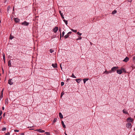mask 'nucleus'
Returning <instances> with one entry per match:
<instances>
[{
  "instance_id": "20e7f679",
  "label": "nucleus",
  "mask_w": 135,
  "mask_h": 135,
  "mask_svg": "<svg viewBox=\"0 0 135 135\" xmlns=\"http://www.w3.org/2000/svg\"><path fill=\"white\" fill-rule=\"evenodd\" d=\"M35 131H37L41 133H43L45 132V131L44 130H41V129H37L35 130Z\"/></svg>"
},
{
  "instance_id": "6e6552de",
  "label": "nucleus",
  "mask_w": 135,
  "mask_h": 135,
  "mask_svg": "<svg viewBox=\"0 0 135 135\" xmlns=\"http://www.w3.org/2000/svg\"><path fill=\"white\" fill-rule=\"evenodd\" d=\"M112 73L111 70H110L109 71H107L106 70L104 72V73H105L106 74H107L109 73Z\"/></svg>"
},
{
  "instance_id": "f3484780",
  "label": "nucleus",
  "mask_w": 135,
  "mask_h": 135,
  "mask_svg": "<svg viewBox=\"0 0 135 135\" xmlns=\"http://www.w3.org/2000/svg\"><path fill=\"white\" fill-rule=\"evenodd\" d=\"M52 66L54 68H56L57 67V64H52Z\"/></svg>"
},
{
  "instance_id": "1a4fd4ad",
  "label": "nucleus",
  "mask_w": 135,
  "mask_h": 135,
  "mask_svg": "<svg viewBox=\"0 0 135 135\" xmlns=\"http://www.w3.org/2000/svg\"><path fill=\"white\" fill-rule=\"evenodd\" d=\"M129 60V58L127 57H126L123 60V61L126 62H127Z\"/></svg>"
},
{
  "instance_id": "393cba45",
  "label": "nucleus",
  "mask_w": 135,
  "mask_h": 135,
  "mask_svg": "<svg viewBox=\"0 0 135 135\" xmlns=\"http://www.w3.org/2000/svg\"><path fill=\"white\" fill-rule=\"evenodd\" d=\"M14 37L12 36L11 35V34L9 36V39L12 40Z\"/></svg>"
},
{
  "instance_id": "c9c22d12",
  "label": "nucleus",
  "mask_w": 135,
  "mask_h": 135,
  "mask_svg": "<svg viewBox=\"0 0 135 135\" xmlns=\"http://www.w3.org/2000/svg\"><path fill=\"white\" fill-rule=\"evenodd\" d=\"M50 51L51 53H52L54 51L53 50L51 49L50 50Z\"/></svg>"
},
{
  "instance_id": "9d476101",
  "label": "nucleus",
  "mask_w": 135,
  "mask_h": 135,
  "mask_svg": "<svg viewBox=\"0 0 135 135\" xmlns=\"http://www.w3.org/2000/svg\"><path fill=\"white\" fill-rule=\"evenodd\" d=\"M4 90V89H3L1 91V95L0 96V100H1V99L3 97V90Z\"/></svg>"
},
{
  "instance_id": "412c9836",
  "label": "nucleus",
  "mask_w": 135,
  "mask_h": 135,
  "mask_svg": "<svg viewBox=\"0 0 135 135\" xmlns=\"http://www.w3.org/2000/svg\"><path fill=\"white\" fill-rule=\"evenodd\" d=\"M59 117L61 118H63V115L60 112L59 113Z\"/></svg>"
},
{
  "instance_id": "c85d7f7f",
  "label": "nucleus",
  "mask_w": 135,
  "mask_h": 135,
  "mask_svg": "<svg viewBox=\"0 0 135 135\" xmlns=\"http://www.w3.org/2000/svg\"><path fill=\"white\" fill-rule=\"evenodd\" d=\"M71 31H72L76 33L77 32L76 30H74L72 29H71Z\"/></svg>"
},
{
  "instance_id": "39448f33",
  "label": "nucleus",
  "mask_w": 135,
  "mask_h": 135,
  "mask_svg": "<svg viewBox=\"0 0 135 135\" xmlns=\"http://www.w3.org/2000/svg\"><path fill=\"white\" fill-rule=\"evenodd\" d=\"M29 24V23L27 22H26L25 21L24 22H22L21 23V24L25 26H27Z\"/></svg>"
},
{
  "instance_id": "603ef678",
  "label": "nucleus",
  "mask_w": 135,
  "mask_h": 135,
  "mask_svg": "<svg viewBox=\"0 0 135 135\" xmlns=\"http://www.w3.org/2000/svg\"><path fill=\"white\" fill-rule=\"evenodd\" d=\"M70 80V79H69V78L67 79V80H66V81H68V80Z\"/></svg>"
},
{
  "instance_id": "8fccbe9b",
  "label": "nucleus",
  "mask_w": 135,
  "mask_h": 135,
  "mask_svg": "<svg viewBox=\"0 0 135 135\" xmlns=\"http://www.w3.org/2000/svg\"><path fill=\"white\" fill-rule=\"evenodd\" d=\"M6 113L5 112L3 114V116L4 117V116L5 115Z\"/></svg>"
},
{
  "instance_id": "4c0bfd02",
  "label": "nucleus",
  "mask_w": 135,
  "mask_h": 135,
  "mask_svg": "<svg viewBox=\"0 0 135 135\" xmlns=\"http://www.w3.org/2000/svg\"><path fill=\"white\" fill-rule=\"evenodd\" d=\"M15 132H19V130L17 129H15L14 131Z\"/></svg>"
},
{
  "instance_id": "4d7b16f0",
  "label": "nucleus",
  "mask_w": 135,
  "mask_h": 135,
  "mask_svg": "<svg viewBox=\"0 0 135 135\" xmlns=\"http://www.w3.org/2000/svg\"><path fill=\"white\" fill-rule=\"evenodd\" d=\"M134 131H135V128H134Z\"/></svg>"
},
{
  "instance_id": "a878e982",
  "label": "nucleus",
  "mask_w": 135,
  "mask_h": 135,
  "mask_svg": "<svg viewBox=\"0 0 135 135\" xmlns=\"http://www.w3.org/2000/svg\"><path fill=\"white\" fill-rule=\"evenodd\" d=\"M117 12V11L115 10H114L112 13V14H114L116 13Z\"/></svg>"
},
{
  "instance_id": "7c9ffc66",
  "label": "nucleus",
  "mask_w": 135,
  "mask_h": 135,
  "mask_svg": "<svg viewBox=\"0 0 135 135\" xmlns=\"http://www.w3.org/2000/svg\"><path fill=\"white\" fill-rule=\"evenodd\" d=\"M71 77L72 78H76V77L74 75V74L73 73L72 74Z\"/></svg>"
},
{
  "instance_id": "f03ea898",
  "label": "nucleus",
  "mask_w": 135,
  "mask_h": 135,
  "mask_svg": "<svg viewBox=\"0 0 135 135\" xmlns=\"http://www.w3.org/2000/svg\"><path fill=\"white\" fill-rule=\"evenodd\" d=\"M58 30V27H54L53 30V31L55 33L57 32V31Z\"/></svg>"
},
{
  "instance_id": "e433bc0d",
  "label": "nucleus",
  "mask_w": 135,
  "mask_h": 135,
  "mask_svg": "<svg viewBox=\"0 0 135 135\" xmlns=\"http://www.w3.org/2000/svg\"><path fill=\"white\" fill-rule=\"evenodd\" d=\"M64 84V83L63 82H62L61 83V86H63Z\"/></svg>"
},
{
  "instance_id": "f257e3e1",
  "label": "nucleus",
  "mask_w": 135,
  "mask_h": 135,
  "mask_svg": "<svg viewBox=\"0 0 135 135\" xmlns=\"http://www.w3.org/2000/svg\"><path fill=\"white\" fill-rule=\"evenodd\" d=\"M118 66H114L112 68L111 70L112 72H114L117 70V69L118 68Z\"/></svg>"
},
{
  "instance_id": "2f4dec72",
  "label": "nucleus",
  "mask_w": 135,
  "mask_h": 135,
  "mask_svg": "<svg viewBox=\"0 0 135 135\" xmlns=\"http://www.w3.org/2000/svg\"><path fill=\"white\" fill-rule=\"evenodd\" d=\"M77 34H78L80 36H81L82 35V33H80L79 32H77Z\"/></svg>"
},
{
  "instance_id": "5701e85b",
  "label": "nucleus",
  "mask_w": 135,
  "mask_h": 135,
  "mask_svg": "<svg viewBox=\"0 0 135 135\" xmlns=\"http://www.w3.org/2000/svg\"><path fill=\"white\" fill-rule=\"evenodd\" d=\"M121 70H122V72H124V73H126V72L125 70L123 68H121Z\"/></svg>"
},
{
  "instance_id": "a211bd4d",
  "label": "nucleus",
  "mask_w": 135,
  "mask_h": 135,
  "mask_svg": "<svg viewBox=\"0 0 135 135\" xmlns=\"http://www.w3.org/2000/svg\"><path fill=\"white\" fill-rule=\"evenodd\" d=\"M2 55H3V59L4 61V62H5V54L4 53H3Z\"/></svg>"
},
{
  "instance_id": "49530a36",
  "label": "nucleus",
  "mask_w": 135,
  "mask_h": 135,
  "mask_svg": "<svg viewBox=\"0 0 135 135\" xmlns=\"http://www.w3.org/2000/svg\"><path fill=\"white\" fill-rule=\"evenodd\" d=\"M132 0H128V2H131Z\"/></svg>"
},
{
  "instance_id": "052dcab7",
  "label": "nucleus",
  "mask_w": 135,
  "mask_h": 135,
  "mask_svg": "<svg viewBox=\"0 0 135 135\" xmlns=\"http://www.w3.org/2000/svg\"><path fill=\"white\" fill-rule=\"evenodd\" d=\"M8 8H9V6H8Z\"/></svg>"
},
{
  "instance_id": "bb28decb",
  "label": "nucleus",
  "mask_w": 135,
  "mask_h": 135,
  "mask_svg": "<svg viewBox=\"0 0 135 135\" xmlns=\"http://www.w3.org/2000/svg\"><path fill=\"white\" fill-rule=\"evenodd\" d=\"M63 21L65 22V24L66 25H67V24H68V21L67 20H63Z\"/></svg>"
},
{
  "instance_id": "4be33fe9",
  "label": "nucleus",
  "mask_w": 135,
  "mask_h": 135,
  "mask_svg": "<svg viewBox=\"0 0 135 135\" xmlns=\"http://www.w3.org/2000/svg\"><path fill=\"white\" fill-rule=\"evenodd\" d=\"M57 120V118H55L52 124H54L55 122Z\"/></svg>"
},
{
  "instance_id": "ea45409f",
  "label": "nucleus",
  "mask_w": 135,
  "mask_h": 135,
  "mask_svg": "<svg viewBox=\"0 0 135 135\" xmlns=\"http://www.w3.org/2000/svg\"><path fill=\"white\" fill-rule=\"evenodd\" d=\"M5 135H10V133H9V132H7V133H6L5 134Z\"/></svg>"
},
{
  "instance_id": "c756f323",
  "label": "nucleus",
  "mask_w": 135,
  "mask_h": 135,
  "mask_svg": "<svg viewBox=\"0 0 135 135\" xmlns=\"http://www.w3.org/2000/svg\"><path fill=\"white\" fill-rule=\"evenodd\" d=\"M59 12L61 16L63 15L62 13H61V11H59Z\"/></svg>"
},
{
  "instance_id": "680f3d73",
  "label": "nucleus",
  "mask_w": 135,
  "mask_h": 135,
  "mask_svg": "<svg viewBox=\"0 0 135 135\" xmlns=\"http://www.w3.org/2000/svg\"><path fill=\"white\" fill-rule=\"evenodd\" d=\"M8 8H9V6H8Z\"/></svg>"
},
{
  "instance_id": "3c124183",
  "label": "nucleus",
  "mask_w": 135,
  "mask_h": 135,
  "mask_svg": "<svg viewBox=\"0 0 135 135\" xmlns=\"http://www.w3.org/2000/svg\"><path fill=\"white\" fill-rule=\"evenodd\" d=\"M2 118V116H1L0 117V122L1 121V119Z\"/></svg>"
},
{
  "instance_id": "5fc2aeb1",
  "label": "nucleus",
  "mask_w": 135,
  "mask_h": 135,
  "mask_svg": "<svg viewBox=\"0 0 135 135\" xmlns=\"http://www.w3.org/2000/svg\"><path fill=\"white\" fill-rule=\"evenodd\" d=\"M60 68H61V69H62V66H60Z\"/></svg>"
},
{
  "instance_id": "ddd939ff",
  "label": "nucleus",
  "mask_w": 135,
  "mask_h": 135,
  "mask_svg": "<svg viewBox=\"0 0 135 135\" xmlns=\"http://www.w3.org/2000/svg\"><path fill=\"white\" fill-rule=\"evenodd\" d=\"M81 80V79H76L75 80L78 83H79Z\"/></svg>"
},
{
  "instance_id": "e2e57ef3",
  "label": "nucleus",
  "mask_w": 135,
  "mask_h": 135,
  "mask_svg": "<svg viewBox=\"0 0 135 135\" xmlns=\"http://www.w3.org/2000/svg\"><path fill=\"white\" fill-rule=\"evenodd\" d=\"M1 80V78H0V80Z\"/></svg>"
},
{
  "instance_id": "6e6d98bb",
  "label": "nucleus",
  "mask_w": 135,
  "mask_h": 135,
  "mask_svg": "<svg viewBox=\"0 0 135 135\" xmlns=\"http://www.w3.org/2000/svg\"><path fill=\"white\" fill-rule=\"evenodd\" d=\"M22 135H23L24 134L23 133H22L21 134Z\"/></svg>"
},
{
  "instance_id": "b1692460",
  "label": "nucleus",
  "mask_w": 135,
  "mask_h": 135,
  "mask_svg": "<svg viewBox=\"0 0 135 135\" xmlns=\"http://www.w3.org/2000/svg\"><path fill=\"white\" fill-rule=\"evenodd\" d=\"M69 34H68V33H67L66 35H65L64 36V37L65 38H68V37H69Z\"/></svg>"
},
{
  "instance_id": "0eeeda50",
  "label": "nucleus",
  "mask_w": 135,
  "mask_h": 135,
  "mask_svg": "<svg viewBox=\"0 0 135 135\" xmlns=\"http://www.w3.org/2000/svg\"><path fill=\"white\" fill-rule=\"evenodd\" d=\"M117 73L119 74H121L122 73V70L121 69H118L117 70Z\"/></svg>"
},
{
  "instance_id": "bf43d9fd",
  "label": "nucleus",
  "mask_w": 135,
  "mask_h": 135,
  "mask_svg": "<svg viewBox=\"0 0 135 135\" xmlns=\"http://www.w3.org/2000/svg\"><path fill=\"white\" fill-rule=\"evenodd\" d=\"M8 8H9V6H8Z\"/></svg>"
},
{
  "instance_id": "6ab92c4d",
  "label": "nucleus",
  "mask_w": 135,
  "mask_h": 135,
  "mask_svg": "<svg viewBox=\"0 0 135 135\" xmlns=\"http://www.w3.org/2000/svg\"><path fill=\"white\" fill-rule=\"evenodd\" d=\"M61 124H62V125L64 128H65L66 127V126H65V125L64 124L63 121H62L61 122Z\"/></svg>"
},
{
  "instance_id": "58836bf2",
  "label": "nucleus",
  "mask_w": 135,
  "mask_h": 135,
  "mask_svg": "<svg viewBox=\"0 0 135 135\" xmlns=\"http://www.w3.org/2000/svg\"><path fill=\"white\" fill-rule=\"evenodd\" d=\"M62 37H63L64 36V35L65 34V32L64 31L62 32Z\"/></svg>"
},
{
  "instance_id": "473e14b6",
  "label": "nucleus",
  "mask_w": 135,
  "mask_h": 135,
  "mask_svg": "<svg viewBox=\"0 0 135 135\" xmlns=\"http://www.w3.org/2000/svg\"><path fill=\"white\" fill-rule=\"evenodd\" d=\"M45 134H46L47 135H50V133L49 132H45Z\"/></svg>"
},
{
  "instance_id": "de8ad7c7",
  "label": "nucleus",
  "mask_w": 135,
  "mask_h": 135,
  "mask_svg": "<svg viewBox=\"0 0 135 135\" xmlns=\"http://www.w3.org/2000/svg\"><path fill=\"white\" fill-rule=\"evenodd\" d=\"M61 17H62V19H64V16H61Z\"/></svg>"
},
{
  "instance_id": "79ce46f5",
  "label": "nucleus",
  "mask_w": 135,
  "mask_h": 135,
  "mask_svg": "<svg viewBox=\"0 0 135 135\" xmlns=\"http://www.w3.org/2000/svg\"><path fill=\"white\" fill-rule=\"evenodd\" d=\"M2 114V110H0V116H1V115Z\"/></svg>"
},
{
  "instance_id": "a18cd8bd",
  "label": "nucleus",
  "mask_w": 135,
  "mask_h": 135,
  "mask_svg": "<svg viewBox=\"0 0 135 135\" xmlns=\"http://www.w3.org/2000/svg\"><path fill=\"white\" fill-rule=\"evenodd\" d=\"M132 68V70H133V66H131L130 68Z\"/></svg>"
},
{
  "instance_id": "f704fd0d",
  "label": "nucleus",
  "mask_w": 135,
  "mask_h": 135,
  "mask_svg": "<svg viewBox=\"0 0 135 135\" xmlns=\"http://www.w3.org/2000/svg\"><path fill=\"white\" fill-rule=\"evenodd\" d=\"M6 130V127L3 128L2 129V131H5Z\"/></svg>"
},
{
  "instance_id": "13d9d810",
  "label": "nucleus",
  "mask_w": 135,
  "mask_h": 135,
  "mask_svg": "<svg viewBox=\"0 0 135 135\" xmlns=\"http://www.w3.org/2000/svg\"><path fill=\"white\" fill-rule=\"evenodd\" d=\"M1 75V74H0V76Z\"/></svg>"
},
{
  "instance_id": "864d4df0",
  "label": "nucleus",
  "mask_w": 135,
  "mask_h": 135,
  "mask_svg": "<svg viewBox=\"0 0 135 135\" xmlns=\"http://www.w3.org/2000/svg\"><path fill=\"white\" fill-rule=\"evenodd\" d=\"M65 135H68V134L66 133V132H65Z\"/></svg>"
},
{
  "instance_id": "f8f14e48",
  "label": "nucleus",
  "mask_w": 135,
  "mask_h": 135,
  "mask_svg": "<svg viewBox=\"0 0 135 135\" xmlns=\"http://www.w3.org/2000/svg\"><path fill=\"white\" fill-rule=\"evenodd\" d=\"M8 66L9 67H11L12 66V65L11 64V60H9L8 61Z\"/></svg>"
},
{
  "instance_id": "c03bdc74",
  "label": "nucleus",
  "mask_w": 135,
  "mask_h": 135,
  "mask_svg": "<svg viewBox=\"0 0 135 135\" xmlns=\"http://www.w3.org/2000/svg\"><path fill=\"white\" fill-rule=\"evenodd\" d=\"M71 33H72L70 31V32H68V33L69 35V34H71Z\"/></svg>"
},
{
  "instance_id": "7ed1b4c3",
  "label": "nucleus",
  "mask_w": 135,
  "mask_h": 135,
  "mask_svg": "<svg viewBox=\"0 0 135 135\" xmlns=\"http://www.w3.org/2000/svg\"><path fill=\"white\" fill-rule=\"evenodd\" d=\"M8 84L10 85H12L13 84V81L12 79H9L8 80Z\"/></svg>"
},
{
  "instance_id": "37998d69",
  "label": "nucleus",
  "mask_w": 135,
  "mask_h": 135,
  "mask_svg": "<svg viewBox=\"0 0 135 135\" xmlns=\"http://www.w3.org/2000/svg\"><path fill=\"white\" fill-rule=\"evenodd\" d=\"M64 93L63 92H62L61 93V97H62V95L64 94Z\"/></svg>"
},
{
  "instance_id": "aec40b11",
  "label": "nucleus",
  "mask_w": 135,
  "mask_h": 135,
  "mask_svg": "<svg viewBox=\"0 0 135 135\" xmlns=\"http://www.w3.org/2000/svg\"><path fill=\"white\" fill-rule=\"evenodd\" d=\"M89 79L88 78H85L83 79L84 83L85 84L86 81H87Z\"/></svg>"
},
{
  "instance_id": "09e8293b",
  "label": "nucleus",
  "mask_w": 135,
  "mask_h": 135,
  "mask_svg": "<svg viewBox=\"0 0 135 135\" xmlns=\"http://www.w3.org/2000/svg\"><path fill=\"white\" fill-rule=\"evenodd\" d=\"M4 107H2V109L3 110H4Z\"/></svg>"
},
{
  "instance_id": "dca6fc26",
  "label": "nucleus",
  "mask_w": 135,
  "mask_h": 135,
  "mask_svg": "<svg viewBox=\"0 0 135 135\" xmlns=\"http://www.w3.org/2000/svg\"><path fill=\"white\" fill-rule=\"evenodd\" d=\"M123 112L124 113L126 114H127L128 113V112L126 110V109H124L123 110Z\"/></svg>"
},
{
  "instance_id": "a19ab883",
  "label": "nucleus",
  "mask_w": 135,
  "mask_h": 135,
  "mask_svg": "<svg viewBox=\"0 0 135 135\" xmlns=\"http://www.w3.org/2000/svg\"><path fill=\"white\" fill-rule=\"evenodd\" d=\"M133 61L135 62V56L133 57Z\"/></svg>"
},
{
  "instance_id": "423d86ee",
  "label": "nucleus",
  "mask_w": 135,
  "mask_h": 135,
  "mask_svg": "<svg viewBox=\"0 0 135 135\" xmlns=\"http://www.w3.org/2000/svg\"><path fill=\"white\" fill-rule=\"evenodd\" d=\"M127 121L128 122H132L133 121V120L131 117H129L127 119Z\"/></svg>"
},
{
  "instance_id": "2eb2a0df",
  "label": "nucleus",
  "mask_w": 135,
  "mask_h": 135,
  "mask_svg": "<svg viewBox=\"0 0 135 135\" xmlns=\"http://www.w3.org/2000/svg\"><path fill=\"white\" fill-rule=\"evenodd\" d=\"M14 21L15 22L17 23L19 22L20 21V20L18 18H15Z\"/></svg>"
},
{
  "instance_id": "4468645a",
  "label": "nucleus",
  "mask_w": 135,
  "mask_h": 135,
  "mask_svg": "<svg viewBox=\"0 0 135 135\" xmlns=\"http://www.w3.org/2000/svg\"><path fill=\"white\" fill-rule=\"evenodd\" d=\"M8 100L7 98H6L5 100V104L6 105H8Z\"/></svg>"
},
{
  "instance_id": "cd10ccee",
  "label": "nucleus",
  "mask_w": 135,
  "mask_h": 135,
  "mask_svg": "<svg viewBox=\"0 0 135 135\" xmlns=\"http://www.w3.org/2000/svg\"><path fill=\"white\" fill-rule=\"evenodd\" d=\"M59 32H60V39L61 40V30L60 28L59 29Z\"/></svg>"
},
{
  "instance_id": "72a5a7b5",
  "label": "nucleus",
  "mask_w": 135,
  "mask_h": 135,
  "mask_svg": "<svg viewBox=\"0 0 135 135\" xmlns=\"http://www.w3.org/2000/svg\"><path fill=\"white\" fill-rule=\"evenodd\" d=\"M81 39H82L81 37H79V36L78 38L77 39V40H81Z\"/></svg>"
},
{
  "instance_id": "9b49d317",
  "label": "nucleus",
  "mask_w": 135,
  "mask_h": 135,
  "mask_svg": "<svg viewBox=\"0 0 135 135\" xmlns=\"http://www.w3.org/2000/svg\"><path fill=\"white\" fill-rule=\"evenodd\" d=\"M127 127L128 128H130L132 127L131 124L130 123H128L126 124Z\"/></svg>"
}]
</instances>
